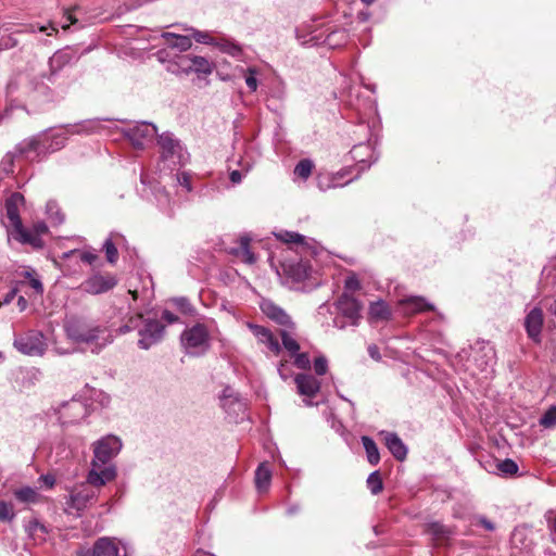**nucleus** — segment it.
<instances>
[{
  "mask_svg": "<svg viewBox=\"0 0 556 556\" xmlns=\"http://www.w3.org/2000/svg\"><path fill=\"white\" fill-rule=\"evenodd\" d=\"M78 256L83 263L89 265H92L98 260V254L89 250L79 251Z\"/></svg>",
  "mask_w": 556,
  "mask_h": 556,
  "instance_id": "obj_60",
  "label": "nucleus"
},
{
  "mask_svg": "<svg viewBox=\"0 0 556 556\" xmlns=\"http://www.w3.org/2000/svg\"><path fill=\"white\" fill-rule=\"evenodd\" d=\"M333 177L330 173H321L317 176V187L321 191H327L333 188Z\"/></svg>",
  "mask_w": 556,
  "mask_h": 556,
  "instance_id": "obj_55",
  "label": "nucleus"
},
{
  "mask_svg": "<svg viewBox=\"0 0 556 556\" xmlns=\"http://www.w3.org/2000/svg\"><path fill=\"white\" fill-rule=\"evenodd\" d=\"M220 406L229 416H239L245 409V404L241 401L238 393L230 387H226L220 396Z\"/></svg>",
  "mask_w": 556,
  "mask_h": 556,
  "instance_id": "obj_22",
  "label": "nucleus"
},
{
  "mask_svg": "<svg viewBox=\"0 0 556 556\" xmlns=\"http://www.w3.org/2000/svg\"><path fill=\"white\" fill-rule=\"evenodd\" d=\"M215 47H217L222 52L227 53L231 56H239L242 52L239 45L227 38H217Z\"/></svg>",
  "mask_w": 556,
  "mask_h": 556,
  "instance_id": "obj_44",
  "label": "nucleus"
},
{
  "mask_svg": "<svg viewBox=\"0 0 556 556\" xmlns=\"http://www.w3.org/2000/svg\"><path fill=\"white\" fill-rule=\"evenodd\" d=\"M175 54L173 53L172 49L167 46V48L161 49L155 53V56L157 61L161 63H164L166 65L169 64V62H173L175 59Z\"/></svg>",
  "mask_w": 556,
  "mask_h": 556,
  "instance_id": "obj_57",
  "label": "nucleus"
},
{
  "mask_svg": "<svg viewBox=\"0 0 556 556\" xmlns=\"http://www.w3.org/2000/svg\"><path fill=\"white\" fill-rule=\"evenodd\" d=\"M384 439L386 446L390 453L397 459L404 460L407 455V447L401 438L393 432H381Z\"/></svg>",
  "mask_w": 556,
  "mask_h": 556,
  "instance_id": "obj_28",
  "label": "nucleus"
},
{
  "mask_svg": "<svg viewBox=\"0 0 556 556\" xmlns=\"http://www.w3.org/2000/svg\"><path fill=\"white\" fill-rule=\"evenodd\" d=\"M369 317L372 320H388L391 318V309L387 302L379 300L370 303L369 305Z\"/></svg>",
  "mask_w": 556,
  "mask_h": 556,
  "instance_id": "obj_37",
  "label": "nucleus"
},
{
  "mask_svg": "<svg viewBox=\"0 0 556 556\" xmlns=\"http://www.w3.org/2000/svg\"><path fill=\"white\" fill-rule=\"evenodd\" d=\"M279 263L282 271L295 281H302L309 276L311 266L302 257L300 260L283 258Z\"/></svg>",
  "mask_w": 556,
  "mask_h": 556,
  "instance_id": "obj_20",
  "label": "nucleus"
},
{
  "mask_svg": "<svg viewBox=\"0 0 556 556\" xmlns=\"http://www.w3.org/2000/svg\"><path fill=\"white\" fill-rule=\"evenodd\" d=\"M433 309V305L421 296L410 295L403 298L397 302V311L404 316H410Z\"/></svg>",
  "mask_w": 556,
  "mask_h": 556,
  "instance_id": "obj_21",
  "label": "nucleus"
},
{
  "mask_svg": "<svg viewBox=\"0 0 556 556\" xmlns=\"http://www.w3.org/2000/svg\"><path fill=\"white\" fill-rule=\"evenodd\" d=\"M15 498L25 504H36L39 503L41 500V495L35 488L30 486H23L20 489L14 490L13 492Z\"/></svg>",
  "mask_w": 556,
  "mask_h": 556,
  "instance_id": "obj_38",
  "label": "nucleus"
},
{
  "mask_svg": "<svg viewBox=\"0 0 556 556\" xmlns=\"http://www.w3.org/2000/svg\"><path fill=\"white\" fill-rule=\"evenodd\" d=\"M426 531L438 544L445 542L453 534V530L450 527L439 521L428 523Z\"/></svg>",
  "mask_w": 556,
  "mask_h": 556,
  "instance_id": "obj_35",
  "label": "nucleus"
},
{
  "mask_svg": "<svg viewBox=\"0 0 556 556\" xmlns=\"http://www.w3.org/2000/svg\"><path fill=\"white\" fill-rule=\"evenodd\" d=\"M543 323L544 314L540 306L532 307L525 317L526 332L534 343H541L542 341Z\"/></svg>",
  "mask_w": 556,
  "mask_h": 556,
  "instance_id": "obj_17",
  "label": "nucleus"
},
{
  "mask_svg": "<svg viewBox=\"0 0 556 556\" xmlns=\"http://www.w3.org/2000/svg\"><path fill=\"white\" fill-rule=\"evenodd\" d=\"M188 30L191 31V36L197 42L215 46L217 38L213 37L210 33L195 30L193 28H189Z\"/></svg>",
  "mask_w": 556,
  "mask_h": 556,
  "instance_id": "obj_51",
  "label": "nucleus"
},
{
  "mask_svg": "<svg viewBox=\"0 0 556 556\" xmlns=\"http://www.w3.org/2000/svg\"><path fill=\"white\" fill-rule=\"evenodd\" d=\"M295 34L298 40L303 46L326 43L331 48L340 46L348 37L344 30H333L325 36L324 31L314 28L312 25H302L298 27Z\"/></svg>",
  "mask_w": 556,
  "mask_h": 556,
  "instance_id": "obj_7",
  "label": "nucleus"
},
{
  "mask_svg": "<svg viewBox=\"0 0 556 556\" xmlns=\"http://www.w3.org/2000/svg\"><path fill=\"white\" fill-rule=\"evenodd\" d=\"M25 531L35 541H45L46 534L48 533L47 527L40 522L37 518L30 519L25 525Z\"/></svg>",
  "mask_w": 556,
  "mask_h": 556,
  "instance_id": "obj_39",
  "label": "nucleus"
},
{
  "mask_svg": "<svg viewBox=\"0 0 556 556\" xmlns=\"http://www.w3.org/2000/svg\"><path fill=\"white\" fill-rule=\"evenodd\" d=\"M548 523H549V529L552 531V535H553V540L555 541V536H556V511H551L548 514Z\"/></svg>",
  "mask_w": 556,
  "mask_h": 556,
  "instance_id": "obj_63",
  "label": "nucleus"
},
{
  "mask_svg": "<svg viewBox=\"0 0 556 556\" xmlns=\"http://www.w3.org/2000/svg\"><path fill=\"white\" fill-rule=\"evenodd\" d=\"M362 443L366 451L367 460L371 465H377L380 460L379 450L376 442L369 437H362Z\"/></svg>",
  "mask_w": 556,
  "mask_h": 556,
  "instance_id": "obj_41",
  "label": "nucleus"
},
{
  "mask_svg": "<svg viewBox=\"0 0 556 556\" xmlns=\"http://www.w3.org/2000/svg\"><path fill=\"white\" fill-rule=\"evenodd\" d=\"M156 131V127L152 123L147 122L130 124L122 129L125 138L138 150H142L152 143Z\"/></svg>",
  "mask_w": 556,
  "mask_h": 556,
  "instance_id": "obj_13",
  "label": "nucleus"
},
{
  "mask_svg": "<svg viewBox=\"0 0 556 556\" xmlns=\"http://www.w3.org/2000/svg\"><path fill=\"white\" fill-rule=\"evenodd\" d=\"M138 330L140 349L148 350L161 341L164 333V326L155 319H143L141 314L128 318L125 325L119 328L121 333Z\"/></svg>",
  "mask_w": 556,
  "mask_h": 556,
  "instance_id": "obj_4",
  "label": "nucleus"
},
{
  "mask_svg": "<svg viewBox=\"0 0 556 556\" xmlns=\"http://www.w3.org/2000/svg\"><path fill=\"white\" fill-rule=\"evenodd\" d=\"M46 214L53 226L61 225L64 222V214L55 201L50 200L47 202Z\"/></svg>",
  "mask_w": 556,
  "mask_h": 556,
  "instance_id": "obj_42",
  "label": "nucleus"
},
{
  "mask_svg": "<svg viewBox=\"0 0 556 556\" xmlns=\"http://www.w3.org/2000/svg\"><path fill=\"white\" fill-rule=\"evenodd\" d=\"M345 97L348 105L358 113L361 122L377 113V103L370 98L361 100L358 93L354 92L352 88H349Z\"/></svg>",
  "mask_w": 556,
  "mask_h": 556,
  "instance_id": "obj_18",
  "label": "nucleus"
},
{
  "mask_svg": "<svg viewBox=\"0 0 556 556\" xmlns=\"http://www.w3.org/2000/svg\"><path fill=\"white\" fill-rule=\"evenodd\" d=\"M155 197L162 210L170 211V199L165 190H157Z\"/></svg>",
  "mask_w": 556,
  "mask_h": 556,
  "instance_id": "obj_58",
  "label": "nucleus"
},
{
  "mask_svg": "<svg viewBox=\"0 0 556 556\" xmlns=\"http://www.w3.org/2000/svg\"><path fill=\"white\" fill-rule=\"evenodd\" d=\"M540 426L545 429L556 427V405L551 406L540 418Z\"/></svg>",
  "mask_w": 556,
  "mask_h": 556,
  "instance_id": "obj_47",
  "label": "nucleus"
},
{
  "mask_svg": "<svg viewBox=\"0 0 556 556\" xmlns=\"http://www.w3.org/2000/svg\"><path fill=\"white\" fill-rule=\"evenodd\" d=\"M119 549L111 538L98 539L91 549V556H118Z\"/></svg>",
  "mask_w": 556,
  "mask_h": 556,
  "instance_id": "obj_29",
  "label": "nucleus"
},
{
  "mask_svg": "<svg viewBox=\"0 0 556 556\" xmlns=\"http://www.w3.org/2000/svg\"><path fill=\"white\" fill-rule=\"evenodd\" d=\"M48 232V226L43 222H37L31 229L25 228L26 238H36L39 241L38 245H31L35 249L43 247L42 236Z\"/></svg>",
  "mask_w": 556,
  "mask_h": 556,
  "instance_id": "obj_43",
  "label": "nucleus"
},
{
  "mask_svg": "<svg viewBox=\"0 0 556 556\" xmlns=\"http://www.w3.org/2000/svg\"><path fill=\"white\" fill-rule=\"evenodd\" d=\"M118 437L109 434L93 443V458L88 472V482L96 486H103L116 477V468L111 460L122 450Z\"/></svg>",
  "mask_w": 556,
  "mask_h": 556,
  "instance_id": "obj_2",
  "label": "nucleus"
},
{
  "mask_svg": "<svg viewBox=\"0 0 556 556\" xmlns=\"http://www.w3.org/2000/svg\"><path fill=\"white\" fill-rule=\"evenodd\" d=\"M239 169H232L229 173V179L233 185L242 181L243 177L252 169L253 164L251 161L241 157L238 161Z\"/></svg>",
  "mask_w": 556,
  "mask_h": 556,
  "instance_id": "obj_40",
  "label": "nucleus"
},
{
  "mask_svg": "<svg viewBox=\"0 0 556 556\" xmlns=\"http://www.w3.org/2000/svg\"><path fill=\"white\" fill-rule=\"evenodd\" d=\"M53 413L60 425L64 427L80 421L89 414V410L83 400L73 397L53 408Z\"/></svg>",
  "mask_w": 556,
  "mask_h": 556,
  "instance_id": "obj_12",
  "label": "nucleus"
},
{
  "mask_svg": "<svg viewBox=\"0 0 556 556\" xmlns=\"http://www.w3.org/2000/svg\"><path fill=\"white\" fill-rule=\"evenodd\" d=\"M314 168V163L309 159L301 160L294 167V175L303 180H306Z\"/></svg>",
  "mask_w": 556,
  "mask_h": 556,
  "instance_id": "obj_46",
  "label": "nucleus"
},
{
  "mask_svg": "<svg viewBox=\"0 0 556 556\" xmlns=\"http://www.w3.org/2000/svg\"><path fill=\"white\" fill-rule=\"evenodd\" d=\"M247 327L251 330L258 344L264 345L274 356L281 354V345L279 337L264 326L253 323H247Z\"/></svg>",
  "mask_w": 556,
  "mask_h": 556,
  "instance_id": "obj_14",
  "label": "nucleus"
},
{
  "mask_svg": "<svg viewBox=\"0 0 556 556\" xmlns=\"http://www.w3.org/2000/svg\"><path fill=\"white\" fill-rule=\"evenodd\" d=\"M192 176L188 172H178L176 174V182L179 187H181L186 192H191L193 190Z\"/></svg>",
  "mask_w": 556,
  "mask_h": 556,
  "instance_id": "obj_54",
  "label": "nucleus"
},
{
  "mask_svg": "<svg viewBox=\"0 0 556 556\" xmlns=\"http://www.w3.org/2000/svg\"><path fill=\"white\" fill-rule=\"evenodd\" d=\"M545 307L556 318V295L551 300H546Z\"/></svg>",
  "mask_w": 556,
  "mask_h": 556,
  "instance_id": "obj_64",
  "label": "nucleus"
},
{
  "mask_svg": "<svg viewBox=\"0 0 556 556\" xmlns=\"http://www.w3.org/2000/svg\"><path fill=\"white\" fill-rule=\"evenodd\" d=\"M117 283V279L112 274H94L86 279L80 288L89 294H101L112 290Z\"/></svg>",
  "mask_w": 556,
  "mask_h": 556,
  "instance_id": "obj_15",
  "label": "nucleus"
},
{
  "mask_svg": "<svg viewBox=\"0 0 556 556\" xmlns=\"http://www.w3.org/2000/svg\"><path fill=\"white\" fill-rule=\"evenodd\" d=\"M271 481V470L266 463L258 465L255 471V486L260 493L266 492L269 489Z\"/></svg>",
  "mask_w": 556,
  "mask_h": 556,
  "instance_id": "obj_34",
  "label": "nucleus"
},
{
  "mask_svg": "<svg viewBox=\"0 0 556 556\" xmlns=\"http://www.w3.org/2000/svg\"><path fill=\"white\" fill-rule=\"evenodd\" d=\"M63 329L71 342L84 344L92 353H100L113 342V334L108 327L96 324L84 316H67L64 319Z\"/></svg>",
  "mask_w": 556,
  "mask_h": 556,
  "instance_id": "obj_1",
  "label": "nucleus"
},
{
  "mask_svg": "<svg viewBox=\"0 0 556 556\" xmlns=\"http://www.w3.org/2000/svg\"><path fill=\"white\" fill-rule=\"evenodd\" d=\"M157 143L161 149V162L170 170L176 166L185 165L189 160V154L179 140L175 139L169 132L159 136Z\"/></svg>",
  "mask_w": 556,
  "mask_h": 556,
  "instance_id": "obj_6",
  "label": "nucleus"
},
{
  "mask_svg": "<svg viewBox=\"0 0 556 556\" xmlns=\"http://www.w3.org/2000/svg\"><path fill=\"white\" fill-rule=\"evenodd\" d=\"M192 55H181V54H175V59L173 62H169L168 65H166V71L175 74V75H181V74H190L192 73Z\"/></svg>",
  "mask_w": 556,
  "mask_h": 556,
  "instance_id": "obj_31",
  "label": "nucleus"
},
{
  "mask_svg": "<svg viewBox=\"0 0 556 556\" xmlns=\"http://www.w3.org/2000/svg\"><path fill=\"white\" fill-rule=\"evenodd\" d=\"M497 469L504 475V476H513L517 473L518 471V465L515 460L510 458H506L497 465Z\"/></svg>",
  "mask_w": 556,
  "mask_h": 556,
  "instance_id": "obj_53",
  "label": "nucleus"
},
{
  "mask_svg": "<svg viewBox=\"0 0 556 556\" xmlns=\"http://www.w3.org/2000/svg\"><path fill=\"white\" fill-rule=\"evenodd\" d=\"M22 161L29 162L24 155H21L16 151V147L13 151L8 152L0 163V175H10L14 172L15 163L20 164Z\"/></svg>",
  "mask_w": 556,
  "mask_h": 556,
  "instance_id": "obj_33",
  "label": "nucleus"
},
{
  "mask_svg": "<svg viewBox=\"0 0 556 556\" xmlns=\"http://www.w3.org/2000/svg\"><path fill=\"white\" fill-rule=\"evenodd\" d=\"M352 157L357 162L361 169L368 168L378 160L375 149L369 143H359L351 150Z\"/></svg>",
  "mask_w": 556,
  "mask_h": 556,
  "instance_id": "obj_25",
  "label": "nucleus"
},
{
  "mask_svg": "<svg viewBox=\"0 0 556 556\" xmlns=\"http://www.w3.org/2000/svg\"><path fill=\"white\" fill-rule=\"evenodd\" d=\"M108 123V119L92 118L68 125L67 127L71 135L106 134L111 130V126Z\"/></svg>",
  "mask_w": 556,
  "mask_h": 556,
  "instance_id": "obj_19",
  "label": "nucleus"
},
{
  "mask_svg": "<svg viewBox=\"0 0 556 556\" xmlns=\"http://www.w3.org/2000/svg\"><path fill=\"white\" fill-rule=\"evenodd\" d=\"M175 306L185 314L192 312V306L186 298H177L173 300Z\"/></svg>",
  "mask_w": 556,
  "mask_h": 556,
  "instance_id": "obj_61",
  "label": "nucleus"
},
{
  "mask_svg": "<svg viewBox=\"0 0 556 556\" xmlns=\"http://www.w3.org/2000/svg\"><path fill=\"white\" fill-rule=\"evenodd\" d=\"M70 62V54L65 51L55 52L49 60L50 75L48 80L54 84V77L59 71L63 68L65 64Z\"/></svg>",
  "mask_w": 556,
  "mask_h": 556,
  "instance_id": "obj_36",
  "label": "nucleus"
},
{
  "mask_svg": "<svg viewBox=\"0 0 556 556\" xmlns=\"http://www.w3.org/2000/svg\"><path fill=\"white\" fill-rule=\"evenodd\" d=\"M15 518L14 507L12 503L0 502V521L11 522Z\"/></svg>",
  "mask_w": 556,
  "mask_h": 556,
  "instance_id": "obj_52",
  "label": "nucleus"
},
{
  "mask_svg": "<svg viewBox=\"0 0 556 556\" xmlns=\"http://www.w3.org/2000/svg\"><path fill=\"white\" fill-rule=\"evenodd\" d=\"M191 67H192V72L198 73V74L208 75L213 72L212 63L204 56H200V55H192Z\"/></svg>",
  "mask_w": 556,
  "mask_h": 556,
  "instance_id": "obj_45",
  "label": "nucleus"
},
{
  "mask_svg": "<svg viewBox=\"0 0 556 556\" xmlns=\"http://www.w3.org/2000/svg\"><path fill=\"white\" fill-rule=\"evenodd\" d=\"M13 345L18 352L28 356H42L48 349L43 333L34 329L15 336Z\"/></svg>",
  "mask_w": 556,
  "mask_h": 556,
  "instance_id": "obj_11",
  "label": "nucleus"
},
{
  "mask_svg": "<svg viewBox=\"0 0 556 556\" xmlns=\"http://www.w3.org/2000/svg\"><path fill=\"white\" fill-rule=\"evenodd\" d=\"M126 242L125 237L118 232H111L103 243L106 261L110 264H115L118 260V248H122Z\"/></svg>",
  "mask_w": 556,
  "mask_h": 556,
  "instance_id": "obj_26",
  "label": "nucleus"
},
{
  "mask_svg": "<svg viewBox=\"0 0 556 556\" xmlns=\"http://www.w3.org/2000/svg\"><path fill=\"white\" fill-rule=\"evenodd\" d=\"M337 311L348 319V323L341 321L339 317L332 318V327L344 329L348 325L357 326L362 317L363 304L355 298L344 292L336 302Z\"/></svg>",
  "mask_w": 556,
  "mask_h": 556,
  "instance_id": "obj_10",
  "label": "nucleus"
},
{
  "mask_svg": "<svg viewBox=\"0 0 556 556\" xmlns=\"http://www.w3.org/2000/svg\"><path fill=\"white\" fill-rule=\"evenodd\" d=\"M181 344L190 355L199 356L204 354L210 348L207 328L202 324H197L186 329L181 334Z\"/></svg>",
  "mask_w": 556,
  "mask_h": 556,
  "instance_id": "obj_9",
  "label": "nucleus"
},
{
  "mask_svg": "<svg viewBox=\"0 0 556 556\" xmlns=\"http://www.w3.org/2000/svg\"><path fill=\"white\" fill-rule=\"evenodd\" d=\"M293 359V364L299 369H309L311 368V358L308 353L296 351L294 355H290Z\"/></svg>",
  "mask_w": 556,
  "mask_h": 556,
  "instance_id": "obj_50",
  "label": "nucleus"
},
{
  "mask_svg": "<svg viewBox=\"0 0 556 556\" xmlns=\"http://www.w3.org/2000/svg\"><path fill=\"white\" fill-rule=\"evenodd\" d=\"M24 204V197L18 193H12L5 201V214L9 220L7 225L8 236L23 244L38 245L36 238H26L25 227L20 217V207Z\"/></svg>",
  "mask_w": 556,
  "mask_h": 556,
  "instance_id": "obj_5",
  "label": "nucleus"
},
{
  "mask_svg": "<svg viewBox=\"0 0 556 556\" xmlns=\"http://www.w3.org/2000/svg\"><path fill=\"white\" fill-rule=\"evenodd\" d=\"M275 236L281 242H285L290 245H295V252L298 254H302L306 250L305 237L298 232L281 230L279 232H275ZM288 250H292V247H289Z\"/></svg>",
  "mask_w": 556,
  "mask_h": 556,
  "instance_id": "obj_30",
  "label": "nucleus"
},
{
  "mask_svg": "<svg viewBox=\"0 0 556 556\" xmlns=\"http://www.w3.org/2000/svg\"><path fill=\"white\" fill-rule=\"evenodd\" d=\"M314 370L318 376H323L327 372L328 361L325 356H318L314 359Z\"/></svg>",
  "mask_w": 556,
  "mask_h": 556,
  "instance_id": "obj_59",
  "label": "nucleus"
},
{
  "mask_svg": "<svg viewBox=\"0 0 556 556\" xmlns=\"http://www.w3.org/2000/svg\"><path fill=\"white\" fill-rule=\"evenodd\" d=\"M99 488L100 486L90 484L88 482V479L86 480V482L74 486L70 491L68 497L66 498L65 502L66 513L76 514L77 516H80V514L85 509H87L96 502L98 497L97 489Z\"/></svg>",
  "mask_w": 556,
  "mask_h": 556,
  "instance_id": "obj_8",
  "label": "nucleus"
},
{
  "mask_svg": "<svg viewBox=\"0 0 556 556\" xmlns=\"http://www.w3.org/2000/svg\"><path fill=\"white\" fill-rule=\"evenodd\" d=\"M367 486L372 494H378L383 489V483L379 471L371 472L367 478Z\"/></svg>",
  "mask_w": 556,
  "mask_h": 556,
  "instance_id": "obj_48",
  "label": "nucleus"
},
{
  "mask_svg": "<svg viewBox=\"0 0 556 556\" xmlns=\"http://www.w3.org/2000/svg\"><path fill=\"white\" fill-rule=\"evenodd\" d=\"M71 132L68 127L59 128L40 138H30L16 144V151L24 155L30 163L40 160L42 154L55 152L62 149Z\"/></svg>",
  "mask_w": 556,
  "mask_h": 556,
  "instance_id": "obj_3",
  "label": "nucleus"
},
{
  "mask_svg": "<svg viewBox=\"0 0 556 556\" xmlns=\"http://www.w3.org/2000/svg\"><path fill=\"white\" fill-rule=\"evenodd\" d=\"M298 393L303 396L306 406L313 405V399L320 390V381L312 374H299L294 378Z\"/></svg>",
  "mask_w": 556,
  "mask_h": 556,
  "instance_id": "obj_16",
  "label": "nucleus"
},
{
  "mask_svg": "<svg viewBox=\"0 0 556 556\" xmlns=\"http://www.w3.org/2000/svg\"><path fill=\"white\" fill-rule=\"evenodd\" d=\"M258 70L256 67L250 66L245 70L244 80L250 89V91L254 92L257 90L258 80H257Z\"/></svg>",
  "mask_w": 556,
  "mask_h": 556,
  "instance_id": "obj_49",
  "label": "nucleus"
},
{
  "mask_svg": "<svg viewBox=\"0 0 556 556\" xmlns=\"http://www.w3.org/2000/svg\"><path fill=\"white\" fill-rule=\"evenodd\" d=\"M348 173H349V170H346V169H343V170H340L337 173H330V175H332V177H333V181H332L333 188L343 187L353 180V178L345 179Z\"/></svg>",
  "mask_w": 556,
  "mask_h": 556,
  "instance_id": "obj_56",
  "label": "nucleus"
},
{
  "mask_svg": "<svg viewBox=\"0 0 556 556\" xmlns=\"http://www.w3.org/2000/svg\"><path fill=\"white\" fill-rule=\"evenodd\" d=\"M278 337L280 339L281 352L285 351L288 355H294L296 351H300V343L298 342L295 334V326L293 328L285 327L279 329Z\"/></svg>",
  "mask_w": 556,
  "mask_h": 556,
  "instance_id": "obj_27",
  "label": "nucleus"
},
{
  "mask_svg": "<svg viewBox=\"0 0 556 556\" xmlns=\"http://www.w3.org/2000/svg\"><path fill=\"white\" fill-rule=\"evenodd\" d=\"M261 309L264 315H266L269 319L274 320L278 325L282 326V328H293V323L291 321L289 315L274 302L269 300L262 301Z\"/></svg>",
  "mask_w": 556,
  "mask_h": 556,
  "instance_id": "obj_24",
  "label": "nucleus"
},
{
  "mask_svg": "<svg viewBox=\"0 0 556 556\" xmlns=\"http://www.w3.org/2000/svg\"><path fill=\"white\" fill-rule=\"evenodd\" d=\"M162 37L166 40L167 46L172 51L177 50L178 52L187 51L191 48V39L189 36L176 35L174 33H163Z\"/></svg>",
  "mask_w": 556,
  "mask_h": 556,
  "instance_id": "obj_32",
  "label": "nucleus"
},
{
  "mask_svg": "<svg viewBox=\"0 0 556 556\" xmlns=\"http://www.w3.org/2000/svg\"><path fill=\"white\" fill-rule=\"evenodd\" d=\"M252 237L248 233L239 237L237 245L231 248V253L242 263L253 265L256 263L257 257L253 251Z\"/></svg>",
  "mask_w": 556,
  "mask_h": 556,
  "instance_id": "obj_23",
  "label": "nucleus"
},
{
  "mask_svg": "<svg viewBox=\"0 0 556 556\" xmlns=\"http://www.w3.org/2000/svg\"><path fill=\"white\" fill-rule=\"evenodd\" d=\"M344 287L346 291H356L361 288V282L355 275H350L345 278Z\"/></svg>",
  "mask_w": 556,
  "mask_h": 556,
  "instance_id": "obj_62",
  "label": "nucleus"
}]
</instances>
